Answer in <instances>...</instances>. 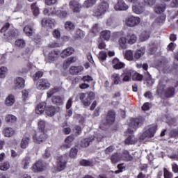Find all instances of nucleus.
<instances>
[{
    "instance_id": "obj_12",
    "label": "nucleus",
    "mask_w": 178,
    "mask_h": 178,
    "mask_svg": "<svg viewBox=\"0 0 178 178\" xmlns=\"http://www.w3.org/2000/svg\"><path fill=\"white\" fill-rule=\"evenodd\" d=\"M157 94L158 95H162V94H165V97H173V95H175V88L170 87L164 92L163 86H162L160 83L157 88Z\"/></svg>"
},
{
    "instance_id": "obj_53",
    "label": "nucleus",
    "mask_w": 178,
    "mask_h": 178,
    "mask_svg": "<svg viewBox=\"0 0 178 178\" xmlns=\"http://www.w3.org/2000/svg\"><path fill=\"white\" fill-rule=\"evenodd\" d=\"M132 79L136 81H143V79H144V76H143V74H140V73L135 72L132 76Z\"/></svg>"
},
{
    "instance_id": "obj_6",
    "label": "nucleus",
    "mask_w": 178,
    "mask_h": 178,
    "mask_svg": "<svg viewBox=\"0 0 178 178\" xmlns=\"http://www.w3.org/2000/svg\"><path fill=\"white\" fill-rule=\"evenodd\" d=\"M60 58V52L59 50H52L49 51V54L45 56V62L47 63H53L56 62Z\"/></svg>"
},
{
    "instance_id": "obj_54",
    "label": "nucleus",
    "mask_w": 178,
    "mask_h": 178,
    "mask_svg": "<svg viewBox=\"0 0 178 178\" xmlns=\"http://www.w3.org/2000/svg\"><path fill=\"white\" fill-rule=\"evenodd\" d=\"M65 30H74V24H73L72 22L70 21H67L65 24Z\"/></svg>"
},
{
    "instance_id": "obj_55",
    "label": "nucleus",
    "mask_w": 178,
    "mask_h": 178,
    "mask_svg": "<svg viewBox=\"0 0 178 178\" xmlns=\"http://www.w3.org/2000/svg\"><path fill=\"white\" fill-rule=\"evenodd\" d=\"M9 168H10V164H9V162L8 161L1 163L0 164V170L6 171V170H8Z\"/></svg>"
},
{
    "instance_id": "obj_30",
    "label": "nucleus",
    "mask_w": 178,
    "mask_h": 178,
    "mask_svg": "<svg viewBox=\"0 0 178 178\" xmlns=\"http://www.w3.org/2000/svg\"><path fill=\"white\" fill-rule=\"evenodd\" d=\"M121 157V161H126L127 162H130L133 161V156L129 154L127 150H124L122 154H120Z\"/></svg>"
},
{
    "instance_id": "obj_31",
    "label": "nucleus",
    "mask_w": 178,
    "mask_h": 178,
    "mask_svg": "<svg viewBox=\"0 0 178 178\" xmlns=\"http://www.w3.org/2000/svg\"><path fill=\"white\" fill-rule=\"evenodd\" d=\"M3 134L5 137H13L15 136V129L12 127H6L3 129Z\"/></svg>"
},
{
    "instance_id": "obj_19",
    "label": "nucleus",
    "mask_w": 178,
    "mask_h": 178,
    "mask_svg": "<svg viewBox=\"0 0 178 178\" xmlns=\"http://www.w3.org/2000/svg\"><path fill=\"white\" fill-rule=\"evenodd\" d=\"M114 9L115 10H127L129 9V6L126 4L124 1L123 0H118V3L115 5Z\"/></svg>"
},
{
    "instance_id": "obj_61",
    "label": "nucleus",
    "mask_w": 178,
    "mask_h": 178,
    "mask_svg": "<svg viewBox=\"0 0 178 178\" xmlns=\"http://www.w3.org/2000/svg\"><path fill=\"white\" fill-rule=\"evenodd\" d=\"M55 92H58V88H54L51 89L49 91L47 92V98H51L52 95L55 94Z\"/></svg>"
},
{
    "instance_id": "obj_59",
    "label": "nucleus",
    "mask_w": 178,
    "mask_h": 178,
    "mask_svg": "<svg viewBox=\"0 0 178 178\" xmlns=\"http://www.w3.org/2000/svg\"><path fill=\"white\" fill-rule=\"evenodd\" d=\"M22 164L24 165V169H27L29 168V165H30V158L26 157L22 161Z\"/></svg>"
},
{
    "instance_id": "obj_20",
    "label": "nucleus",
    "mask_w": 178,
    "mask_h": 178,
    "mask_svg": "<svg viewBox=\"0 0 178 178\" xmlns=\"http://www.w3.org/2000/svg\"><path fill=\"white\" fill-rule=\"evenodd\" d=\"M144 10H145L144 4L140 3V1H138L137 3H135L133 6V12L136 15H141Z\"/></svg>"
},
{
    "instance_id": "obj_3",
    "label": "nucleus",
    "mask_w": 178,
    "mask_h": 178,
    "mask_svg": "<svg viewBox=\"0 0 178 178\" xmlns=\"http://www.w3.org/2000/svg\"><path fill=\"white\" fill-rule=\"evenodd\" d=\"M44 15L46 16H58V17H60L61 19H66L68 16L67 11L62 10L57 8H50V10L45 8L44 10Z\"/></svg>"
},
{
    "instance_id": "obj_51",
    "label": "nucleus",
    "mask_w": 178,
    "mask_h": 178,
    "mask_svg": "<svg viewBox=\"0 0 178 178\" xmlns=\"http://www.w3.org/2000/svg\"><path fill=\"white\" fill-rule=\"evenodd\" d=\"M15 45L18 48H24L26 47V41L23 39H18L15 41Z\"/></svg>"
},
{
    "instance_id": "obj_47",
    "label": "nucleus",
    "mask_w": 178,
    "mask_h": 178,
    "mask_svg": "<svg viewBox=\"0 0 178 178\" xmlns=\"http://www.w3.org/2000/svg\"><path fill=\"white\" fill-rule=\"evenodd\" d=\"M135 143H137V140H136V138L133 135L128 136V138L125 139V144H127V145L130 144H135Z\"/></svg>"
},
{
    "instance_id": "obj_58",
    "label": "nucleus",
    "mask_w": 178,
    "mask_h": 178,
    "mask_svg": "<svg viewBox=\"0 0 178 178\" xmlns=\"http://www.w3.org/2000/svg\"><path fill=\"white\" fill-rule=\"evenodd\" d=\"M77 156V149L72 147L70 152V158H76Z\"/></svg>"
},
{
    "instance_id": "obj_29",
    "label": "nucleus",
    "mask_w": 178,
    "mask_h": 178,
    "mask_svg": "<svg viewBox=\"0 0 178 178\" xmlns=\"http://www.w3.org/2000/svg\"><path fill=\"white\" fill-rule=\"evenodd\" d=\"M133 75V71L131 70H124L123 76V81H130L131 80V76Z\"/></svg>"
},
{
    "instance_id": "obj_23",
    "label": "nucleus",
    "mask_w": 178,
    "mask_h": 178,
    "mask_svg": "<svg viewBox=\"0 0 178 178\" xmlns=\"http://www.w3.org/2000/svg\"><path fill=\"white\" fill-rule=\"evenodd\" d=\"M83 69L84 68L82 66H71L69 72L72 76H76L77 74H80V73L83 72Z\"/></svg>"
},
{
    "instance_id": "obj_9",
    "label": "nucleus",
    "mask_w": 178,
    "mask_h": 178,
    "mask_svg": "<svg viewBox=\"0 0 178 178\" xmlns=\"http://www.w3.org/2000/svg\"><path fill=\"white\" fill-rule=\"evenodd\" d=\"M79 99L81 101L82 104H83L84 106H90L91 101L94 99V92L81 93Z\"/></svg>"
},
{
    "instance_id": "obj_17",
    "label": "nucleus",
    "mask_w": 178,
    "mask_h": 178,
    "mask_svg": "<svg viewBox=\"0 0 178 178\" xmlns=\"http://www.w3.org/2000/svg\"><path fill=\"white\" fill-rule=\"evenodd\" d=\"M70 8L72 10L74 13H79L80 10H81L83 6H81L77 1L72 0L70 2Z\"/></svg>"
},
{
    "instance_id": "obj_34",
    "label": "nucleus",
    "mask_w": 178,
    "mask_h": 178,
    "mask_svg": "<svg viewBox=\"0 0 178 178\" xmlns=\"http://www.w3.org/2000/svg\"><path fill=\"white\" fill-rule=\"evenodd\" d=\"M165 9H166V4L165 3L156 4L154 8V10L156 13H163Z\"/></svg>"
},
{
    "instance_id": "obj_37",
    "label": "nucleus",
    "mask_w": 178,
    "mask_h": 178,
    "mask_svg": "<svg viewBox=\"0 0 178 178\" xmlns=\"http://www.w3.org/2000/svg\"><path fill=\"white\" fill-rule=\"evenodd\" d=\"M29 144H30V138L27 136H24L21 141V148H22L23 149L27 148Z\"/></svg>"
},
{
    "instance_id": "obj_26",
    "label": "nucleus",
    "mask_w": 178,
    "mask_h": 178,
    "mask_svg": "<svg viewBox=\"0 0 178 178\" xmlns=\"http://www.w3.org/2000/svg\"><path fill=\"white\" fill-rule=\"evenodd\" d=\"M14 83L15 84V88H24L26 81L22 77H17Z\"/></svg>"
},
{
    "instance_id": "obj_42",
    "label": "nucleus",
    "mask_w": 178,
    "mask_h": 178,
    "mask_svg": "<svg viewBox=\"0 0 178 178\" xmlns=\"http://www.w3.org/2000/svg\"><path fill=\"white\" fill-rule=\"evenodd\" d=\"M101 38H103V40H106V41H108V40L111 38V32L108 30L103 31L100 33Z\"/></svg>"
},
{
    "instance_id": "obj_60",
    "label": "nucleus",
    "mask_w": 178,
    "mask_h": 178,
    "mask_svg": "<svg viewBox=\"0 0 178 178\" xmlns=\"http://www.w3.org/2000/svg\"><path fill=\"white\" fill-rule=\"evenodd\" d=\"M166 19V16L165 15H161L160 17H157L156 19V23L161 24L165 22Z\"/></svg>"
},
{
    "instance_id": "obj_1",
    "label": "nucleus",
    "mask_w": 178,
    "mask_h": 178,
    "mask_svg": "<svg viewBox=\"0 0 178 178\" xmlns=\"http://www.w3.org/2000/svg\"><path fill=\"white\" fill-rule=\"evenodd\" d=\"M38 127L40 131L36 133L33 136V141L36 144H40V143H44L45 140L47 138V134L44 132L45 129V121L43 120H39L38 122Z\"/></svg>"
},
{
    "instance_id": "obj_57",
    "label": "nucleus",
    "mask_w": 178,
    "mask_h": 178,
    "mask_svg": "<svg viewBox=\"0 0 178 178\" xmlns=\"http://www.w3.org/2000/svg\"><path fill=\"white\" fill-rule=\"evenodd\" d=\"M81 166H92V161L83 159L80 161Z\"/></svg>"
},
{
    "instance_id": "obj_41",
    "label": "nucleus",
    "mask_w": 178,
    "mask_h": 178,
    "mask_svg": "<svg viewBox=\"0 0 178 178\" xmlns=\"http://www.w3.org/2000/svg\"><path fill=\"white\" fill-rule=\"evenodd\" d=\"M149 35H151V33H149V31H143L140 35V41H147L148 38H149Z\"/></svg>"
},
{
    "instance_id": "obj_7",
    "label": "nucleus",
    "mask_w": 178,
    "mask_h": 178,
    "mask_svg": "<svg viewBox=\"0 0 178 178\" xmlns=\"http://www.w3.org/2000/svg\"><path fill=\"white\" fill-rule=\"evenodd\" d=\"M26 54L28 56V59H26L24 63V67L22 68L20 72L21 73H27L29 70H30L33 66V64L30 63L29 60V56L33 54V49L30 47H27L25 50Z\"/></svg>"
},
{
    "instance_id": "obj_2",
    "label": "nucleus",
    "mask_w": 178,
    "mask_h": 178,
    "mask_svg": "<svg viewBox=\"0 0 178 178\" xmlns=\"http://www.w3.org/2000/svg\"><path fill=\"white\" fill-rule=\"evenodd\" d=\"M108 10H109V3L102 1L98 4L96 10H94L93 16H96V17L99 19L102 17Z\"/></svg>"
},
{
    "instance_id": "obj_25",
    "label": "nucleus",
    "mask_w": 178,
    "mask_h": 178,
    "mask_svg": "<svg viewBox=\"0 0 178 178\" xmlns=\"http://www.w3.org/2000/svg\"><path fill=\"white\" fill-rule=\"evenodd\" d=\"M45 169V165L42 163V161H38L33 167L32 170L33 172H42Z\"/></svg>"
},
{
    "instance_id": "obj_56",
    "label": "nucleus",
    "mask_w": 178,
    "mask_h": 178,
    "mask_svg": "<svg viewBox=\"0 0 178 178\" xmlns=\"http://www.w3.org/2000/svg\"><path fill=\"white\" fill-rule=\"evenodd\" d=\"M30 97V94L28 90H22V99L23 101L26 102L29 99Z\"/></svg>"
},
{
    "instance_id": "obj_49",
    "label": "nucleus",
    "mask_w": 178,
    "mask_h": 178,
    "mask_svg": "<svg viewBox=\"0 0 178 178\" xmlns=\"http://www.w3.org/2000/svg\"><path fill=\"white\" fill-rule=\"evenodd\" d=\"M98 58L100 62H105V60H106V58H108V53H106V51H101L99 54Z\"/></svg>"
},
{
    "instance_id": "obj_33",
    "label": "nucleus",
    "mask_w": 178,
    "mask_h": 178,
    "mask_svg": "<svg viewBox=\"0 0 178 178\" xmlns=\"http://www.w3.org/2000/svg\"><path fill=\"white\" fill-rule=\"evenodd\" d=\"M31 10L33 15V16H38L40 15V8L37 3H33L31 5Z\"/></svg>"
},
{
    "instance_id": "obj_8",
    "label": "nucleus",
    "mask_w": 178,
    "mask_h": 178,
    "mask_svg": "<svg viewBox=\"0 0 178 178\" xmlns=\"http://www.w3.org/2000/svg\"><path fill=\"white\" fill-rule=\"evenodd\" d=\"M56 168L58 172H62V170H65V168H66V164L67 163V158L66 155H60L58 154L56 156Z\"/></svg>"
},
{
    "instance_id": "obj_44",
    "label": "nucleus",
    "mask_w": 178,
    "mask_h": 178,
    "mask_svg": "<svg viewBox=\"0 0 178 178\" xmlns=\"http://www.w3.org/2000/svg\"><path fill=\"white\" fill-rule=\"evenodd\" d=\"M111 79L114 84H121L122 83V79L118 74H113L111 76Z\"/></svg>"
},
{
    "instance_id": "obj_45",
    "label": "nucleus",
    "mask_w": 178,
    "mask_h": 178,
    "mask_svg": "<svg viewBox=\"0 0 178 178\" xmlns=\"http://www.w3.org/2000/svg\"><path fill=\"white\" fill-rule=\"evenodd\" d=\"M127 40L129 44H134L136 41H137V36H136V35L134 33H129L127 35Z\"/></svg>"
},
{
    "instance_id": "obj_35",
    "label": "nucleus",
    "mask_w": 178,
    "mask_h": 178,
    "mask_svg": "<svg viewBox=\"0 0 178 178\" xmlns=\"http://www.w3.org/2000/svg\"><path fill=\"white\" fill-rule=\"evenodd\" d=\"M144 54H145V47H141L140 49L135 51L134 57L135 59H140V58H141Z\"/></svg>"
},
{
    "instance_id": "obj_62",
    "label": "nucleus",
    "mask_w": 178,
    "mask_h": 178,
    "mask_svg": "<svg viewBox=\"0 0 178 178\" xmlns=\"http://www.w3.org/2000/svg\"><path fill=\"white\" fill-rule=\"evenodd\" d=\"M163 177L164 178H172L173 177V175H172V172H169L166 168H164Z\"/></svg>"
},
{
    "instance_id": "obj_43",
    "label": "nucleus",
    "mask_w": 178,
    "mask_h": 178,
    "mask_svg": "<svg viewBox=\"0 0 178 178\" xmlns=\"http://www.w3.org/2000/svg\"><path fill=\"white\" fill-rule=\"evenodd\" d=\"M5 120L6 123H15L17 118L12 114H8L6 116Z\"/></svg>"
},
{
    "instance_id": "obj_10",
    "label": "nucleus",
    "mask_w": 178,
    "mask_h": 178,
    "mask_svg": "<svg viewBox=\"0 0 178 178\" xmlns=\"http://www.w3.org/2000/svg\"><path fill=\"white\" fill-rule=\"evenodd\" d=\"M137 67L138 69H143L147 84H149V86H152V84H154V79H152V76H151L149 72H148V64H139L137 65Z\"/></svg>"
},
{
    "instance_id": "obj_18",
    "label": "nucleus",
    "mask_w": 178,
    "mask_h": 178,
    "mask_svg": "<svg viewBox=\"0 0 178 178\" xmlns=\"http://www.w3.org/2000/svg\"><path fill=\"white\" fill-rule=\"evenodd\" d=\"M74 140V137L70 136L66 138L65 140V143L60 146V149L64 151L65 149H67L72 147V143Z\"/></svg>"
},
{
    "instance_id": "obj_48",
    "label": "nucleus",
    "mask_w": 178,
    "mask_h": 178,
    "mask_svg": "<svg viewBox=\"0 0 178 178\" xmlns=\"http://www.w3.org/2000/svg\"><path fill=\"white\" fill-rule=\"evenodd\" d=\"M111 161L112 163H118L119 161H122V159L120 157V154H114L111 156Z\"/></svg>"
},
{
    "instance_id": "obj_22",
    "label": "nucleus",
    "mask_w": 178,
    "mask_h": 178,
    "mask_svg": "<svg viewBox=\"0 0 178 178\" xmlns=\"http://www.w3.org/2000/svg\"><path fill=\"white\" fill-rule=\"evenodd\" d=\"M74 54V49L73 47H67L62 51L60 54V56L65 59V58H67V56H70V55H73Z\"/></svg>"
},
{
    "instance_id": "obj_21",
    "label": "nucleus",
    "mask_w": 178,
    "mask_h": 178,
    "mask_svg": "<svg viewBox=\"0 0 178 178\" xmlns=\"http://www.w3.org/2000/svg\"><path fill=\"white\" fill-rule=\"evenodd\" d=\"M112 63H113V69H115V70L123 69V67L126 66V64H124V63L123 62H121L118 58H115L113 60Z\"/></svg>"
},
{
    "instance_id": "obj_16",
    "label": "nucleus",
    "mask_w": 178,
    "mask_h": 178,
    "mask_svg": "<svg viewBox=\"0 0 178 178\" xmlns=\"http://www.w3.org/2000/svg\"><path fill=\"white\" fill-rule=\"evenodd\" d=\"M36 87L38 90H48L51 87V83L47 79H41L38 80Z\"/></svg>"
},
{
    "instance_id": "obj_39",
    "label": "nucleus",
    "mask_w": 178,
    "mask_h": 178,
    "mask_svg": "<svg viewBox=\"0 0 178 178\" xmlns=\"http://www.w3.org/2000/svg\"><path fill=\"white\" fill-rule=\"evenodd\" d=\"M24 32L28 37H31V35H33V34L34 33V29H33L31 26L28 25L24 28Z\"/></svg>"
},
{
    "instance_id": "obj_64",
    "label": "nucleus",
    "mask_w": 178,
    "mask_h": 178,
    "mask_svg": "<svg viewBox=\"0 0 178 178\" xmlns=\"http://www.w3.org/2000/svg\"><path fill=\"white\" fill-rule=\"evenodd\" d=\"M48 47L49 48H59L60 44L57 42H52L49 44Z\"/></svg>"
},
{
    "instance_id": "obj_40",
    "label": "nucleus",
    "mask_w": 178,
    "mask_h": 178,
    "mask_svg": "<svg viewBox=\"0 0 178 178\" xmlns=\"http://www.w3.org/2000/svg\"><path fill=\"white\" fill-rule=\"evenodd\" d=\"M95 3H97V0H86L84 1L82 6L86 8H92V6H94Z\"/></svg>"
},
{
    "instance_id": "obj_27",
    "label": "nucleus",
    "mask_w": 178,
    "mask_h": 178,
    "mask_svg": "<svg viewBox=\"0 0 178 178\" xmlns=\"http://www.w3.org/2000/svg\"><path fill=\"white\" fill-rule=\"evenodd\" d=\"M45 108H47V103L41 102L35 108V113L37 115H42L45 112Z\"/></svg>"
},
{
    "instance_id": "obj_36",
    "label": "nucleus",
    "mask_w": 178,
    "mask_h": 178,
    "mask_svg": "<svg viewBox=\"0 0 178 178\" xmlns=\"http://www.w3.org/2000/svg\"><path fill=\"white\" fill-rule=\"evenodd\" d=\"M51 101L53 104H56V105H63V97L60 96L53 97Z\"/></svg>"
},
{
    "instance_id": "obj_11",
    "label": "nucleus",
    "mask_w": 178,
    "mask_h": 178,
    "mask_svg": "<svg viewBox=\"0 0 178 178\" xmlns=\"http://www.w3.org/2000/svg\"><path fill=\"white\" fill-rule=\"evenodd\" d=\"M140 19L138 17L129 16L124 20L127 27H136L140 24Z\"/></svg>"
},
{
    "instance_id": "obj_52",
    "label": "nucleus",
    "mask_w": 178,
    "mask_h": 178,
    "mask_svg": "<svg viewBox=\"0 0 178 178\" xmlns=\"http://www.w3.org/2000/svg\"><path fill=\"white\" fill-rule=\"evenodd\" d=\"M8 73V68L6 67H0V79H5Z\"/></svg>"
},
{
    "instance_id": "obj_38",
    "label": "nucleus",
    "mask_w": 178,
    "mask_h": 178,
    "mask_svg": "<svg viewBox=\"0 0 178 178\" xmlns=\"http://www.w3.org/2000/svg\"><path fill=\"white\" fill-rule=\"evenodd\" d=\"M118 42L122 49H126V48H127V39L126 38L121 37Z\"/></svg>"
},
{
    "instance_id": "obj_14",
    "label": "nucleus",
    "mask_w": 178,
    "mask_h": 178,
    "mask_svg": "<svg viewBox=\"0 0 178 178\" xmlns=\"http://www.w3.org/2000/svg\"><path fill=\"white\" fill-rule=\"evenodd\" d=\"M41 24L44 29H54L56 24V22H55V19L43 18L41 21Z\"/></svg>"
},
{
    "instance_id": "obj_24",
    "label": "nucleus",
    "mask_w": 178,
    "mask_h": 178,
    "mask_svg": "<svg viewBox=\"0 0 178 178\" xmlns=\"http://www.w3.org/2000/svg\"><path fill=\"white\" fill-rule=\"evenodd\" d=\"M115 116L116 113H115L113 110L109 111L106 118V122L107 124H112V123L115 122Z\"/></svg>"
},
{
    "instance_id": "obj_32",
    "label": "nucleus",
    "mask_w": 178,
    "mask_h": 178,
    "mask_svg": "<svg viewBox=\"0 0 178 178\" xmlns=\"http://www.w3.org/2000/svg\"><path fill=\"white\" fill-rule=\"evenodd\" d=\"M15 96L13 95H9L5 100V105L6 106H12L13 104H15Z\"/></svg>"
},
{
    "instance_id": "obj_5",
    "label": "nucleus",
    "mask_w": 178,
    "mask_h": 178,
    "mask_svg": "<svg viewBox=\"0 0 178 178\" xmlns=\"http://www.w3.org/2000/svg\"><path fill=\"white\" fill-rule=\"evenodd\" d=\"M144 122V118H132L131 119V122L129 123L128 131L130 134H131L134 131H136L138 127L141 124H143V122Z\"/></svg>"
},
{
    "instance_id": "obj_63",
    "label": "nucleus",
    "mask_w": 178,
    "mask_h": 178,
    "mask_svg": "<svg viewBox=\"0 0 178 178\" xmlns=\"http://www.w3.org/2000/svg\"><path fill=\"white\" fill-rule=\"evenodd\" d=\"M53 36L54 37V38L59 40V38H60V31H59L58 29H55L53 31Z\"/></svg>"
},
{
    "instance_id": "obj_15",
    "label": "nucleus",
    "mask_w": 178,
    "mask_h": 178,
    "mask_svg": "<svg viewBox=\"0 0 178 178\" xmlns=\"http://www.w3.org/2000/svg\"><path fill=\"white\" fill-rule=\"evenodd\" d=\"M17 35H19V31H17V29H10L8 31V33H4V38H6V40H7L9 42H10V41H12V40H15V38H16Z\"/></svg>"
},
{
    "instance_id": "obj_4",
    "label": "nucleus",
    "mask_w": 178,
    "mask_h": 178,
    "mask_svg": "<svg viewBox=\"0 0 178 178\" xmlns=\"http://www.w3.org/2000/svg\"><path fill=\"white\" fill-rule=\"evenodd\" d=\"M156 125H150L146 127L145 131L140 136V140H145L146 138H152L155 136L156 131Z\"/></svg>"
},
{
    "instance_id": "obj_50",
    "label": "nucleus",
    "mask_w": 178,
    "mask_h": 178,
    "mask_svg": "<svg viewBox=\"0 0 178 178\" xmlns=\"http://www.w3.org/2000/svg\"><path fill=\"white\" fill-rule=\"evenodd\" d=\"M56 113V109L54 106H49L46 110L47 116H54Z\"/></svg>"
},
{
    "instance_id": "obj_13",
    "label": "nucleus",
    "mask_w": 178,
    "mask_h": 178,
    "mask_svg": "<svg viewBox=\"0 0 178 178\" xmlns=\"http://www.w3.org/2000/svg\"><path fill=\"white\" fill-rule=\"evenodd\" d=\"M95 138L97 141H102L104 136H102V135H96L95 136L91 137L90 138L83 139L80 143L81 147H82V148L88 147V145H90V143H91V141L94 140Z\"/></svg>"
},
{
    "instance_id": "obj_46",
    "label": "nucleus",
    "mask_w": 178,
    "mask_h": 178,
    "mask_svg": "<svg viewBox=\"0 0 178 178\" xmlns=\"http://www.w3.org/2000/svg\"><path fill=\"white\" fill-rule=\"evenodd\" d=\"M124 58L127 60H134V56L133 55V51L127 50L124 54Z\"/></svg>"
},
{
    "instance_id": "obj_28",
    "label": "nucleus",
    "mask_w": 178,
    "mask_h": 178,
    "mask_svg": "<svg viewBox=\"0 0 178 178\" xmlns=\"http://www.w3.org/2000/svg\"><path fill=\"white\" fill-rule=\"evenodd\" d=\"M76 60H77V58H76L74 56H71V57L67 58L63 64V69H67V67L69 66H70V65H72V63H74V62H76Z\"/></svg>"
}]
</instances>
